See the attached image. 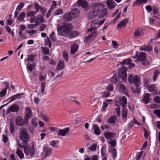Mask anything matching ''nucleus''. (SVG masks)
<instances>
[{
    "instance_id": "4be33fe9",
    "label": "nucleus",
    "mask_w": 160,
    "mask_h": 160,
    "mask_svg": "<svg viewBox=\"0 0 160 160\" xmlns=\"http://www.w3.org/2000/svg\"><path fill=\"white\" fill-rule=\"evenodd\" d=\"M79 33L77 31H74L71 32H70L68 35V37L70 38H74L76 37H78L79 35Z\"/></svg>"
},
{
    "instance_id": "2eb2a0df",
    "label": "nucleus",
    "mask_w": 160,
    "mask_h": 160,
    "mask_svg": "<svg viewBox=\"0 0 160 160\" xmlns=\"http://www.w3.org/2000/svg\"><path fill=\"white\" fill-rule=\"evenodd\" d=\"M106 4L109 9H112L115 8L116 3L112 0H107Z\"/></svg>"
},
{
    "instance_id": "f03ea898",
    "label": "nucleus",
    "mask_w": 160,
    "mask_h": 160,
    "mask_svg": "<svg viewBox=\"0 0 160 160\" xmlns=\"http://www.w3.org/2000/svg\"><path fill=\"white\" fill-rule=\"evenodd\" d=\"M127 68L125 67H123L120 69L118 73V78L117 75H113L112 77L111 81L116 84V82H119L121 81L122 82H125L126 80L127 74Z\"/></svg>"
},
{
    "instance_id": "603ef678",
    "label": "nucleus",
    "mask_w": 160,
    "mask_h": 160,
    "mask_svg": "<svg viewBox=\"0 0 160 160\" xmlns=\"http://www.w3.org/2000/svg\"><path fill=\"white\" fill-rule=\"evenodd\" d=\"M141 35V31L139 30L138 29L136 30L134 34V36L137 37H139L140 35Z\"/></svg>"
},
{
    "instance_id": "f704fd0d",
    "label": "nucleus",
    "mask_w": 160,
    "mask_h": 160,
    "mask_svg": "<svg viewBox=\"0 0 160 160\" xmlns=\"http://www.w3.org/2000/svg\"><path fill=\"white\" fill-rule=\"evenodd\" d=\"M116 118V117L115 116L111 117L108 119V122L109 124H113L115 122V119Z\"/></svg>"
},
{
    "instance_id": "e433bc0d",
    "label": "nucleus",
    "mask_w": 160,
    "mask_h": 160,
    "mask_svg": "<svg viewBox=\"0 0 160 160\" xmlns=\"http://www.w3.org/2000/svg\"><path fill=\"white\" fill-rule=\"evenodd\" d=\"M101 154L102 160H107V155L104 152L102 149L101 151Z\"/></svg>"
},
{
    "instance_id": "37998d69",
    "label": "nucleus",
    "mask_w": 160,
    "mask_h": 160,
    "mask_svg": "<svg viewBox=\"0 0 160 160\" xmlns=\"http://www.w3.org/2000/svg\"><path fill=\"white\" fill-rule=\"evenodd\" d=\"M34 55L33 54H30L28 55L27 59L28 61H34Z\"/></svg>"
},
{
    "instance_id": "0e129e2a",
    "label": "nucleus",
    "mask_w": 160,
    "mask_h": 160,
    "mask_svg": "<svg viewBox=\"0 0 160 160\" xmlns=\"http://www.w3.org/2000/svg\"><path fill=\"white\" fill-rule=\"evenodd\" d=\"M143 152V151L138 152L136 155V158L140 160V158Z\"/></svg>"
},
{
    "instance_id": "052dcab7",
    "label": "nucleus",
    "mask_w": 160,
    "mask_h": 160,
    "mask_svg": "<svg viewBox=\"0 0 160 160\" xmlns=\"http://www.w3.org/2000/svg\"><path fill=\"white\" fill-rule=\"evenodd\" d=\"M47 27V25L46 24H41L40 27H39V30L40 31H42L45 30V29Z\"/></svg>"
},
{
    "instance_id": "9b49d317",
    "label": "nucleus",
    "mask_w": 160,
    "mask_h": 160,
    "mask_svg": "<svg viewBox=\"0 0 160 160\" xmlns=\"http://www.w3.org/2000/svg\"><path fill=\"white\" fill-rule=\"evenodd\" d=\"M128 20L127 18H125L121 21V22L117 25V28L119 29L122 28H124L126 27L128 22Z\"/></svg>"
},
{
    "instance_id": "8fccbe9b",
    "label": "nucleus",
    "mask_w": 160,
    "mask_h": 160,
    "mask_svg": "<svg viewBox=\"0 0 160 160\" xmlns=\"http://www.w3.org/2000/svg\"><path fill=\"white\" fill-rule=\"evenodd\" d=\"M159 74V72L158 70H156L154 71L153 77V79L154 81L157 80Z\"/></svg>"
},
{
    "instance_id": "4c0bfd02",
    "label": "nucleus",
    "mask_w": 160,
    "mask_h": 160,
    "mask_svg": "<svg viewBox=\"0 0 160 160\" xmlns=\"http://www.w3.org/2000/svg\"><path fill=\"white\" fill-rule=\"evenodd\" d=\"M34 9L35 10L34 11L37 13L38 12L39 10H40L41 7L40 6L39 4L36 2L34 3Z\"/></svg>"
},
{
    "instance_id": "58836bf2",
    "label": "nucleus",
    "mask_w": 160,
    "mask_h": 160,
    "mask_svg": "<svg viewBox=\"0 0 160 160\" xmlns=\"http://www.w3.org/2000/svg\"><path fill=\"white\" fill-rule=\"evenodd\" d=\"M25 13L24 12H23L21 13L19 15L18 17V19L21 21L25 17Z\"/></svg>"
},
{
    "instance_id": "b1692460",
    "label": "nucleus",
    "mask_w": 160,
    "mask_h": 160,
    "mask_svg": "<svg viewBox=\"0 0 160 160\" xmlns=\"http://www.w3.org/2000/svg\"><path fill=\"white\" fill-rule=\"evenodd\" d=\"M132 60L130 58H127L124 59L122 60V61L120 62V64L122 65L124 64L126 65H129L131 63L132 61Z\"/></svg>"
},
{
    "instance_id": "9d476101",
    "label": "nucleus",
    "mask_w": 160,
    "mask_h": 160,
    "mask_svg": "<svg viewBox=\"0 0 160 160\" xmlns=\"http://www.w3.org/2000/svg\"><path fill=\"white\" fill-rule=\"evenodd\" d=\"M26 113L25 116L24 118L26 121L28 122V119L30 118L32 114V111L31 109L28 107L26 108L25 109Z\"/></svg>"
},
{
    "instance_id": "69168bd1",
    "label": "nucleus",
    "mask_w": 160,
    "mask_h": 160,
    "mask_svg": "<svg viewBox=\"0 0 160 160\" xmlns=\"http://www.w3.org/2000/svg\"><path fill=\"white\" fill-rule=\"evenodd\" d=\"M2 140L4 143H6L8 141V139L7 136L6 135L3 134L2 135Z\"/></svg>"
},
{
    "instance_id": "bf43d9fd",
    "label": "nucleus",
    "mask_w": 160,
    "mask_h": 160,
    "mask_svg": "<svg viewBox=\"0 0 160 160\" xmlns=\"http://www.w3.org/2000/svg\"><path fill=\"white\" fill-rule=\"evenodd\" d=\"M153 113L160 118V110L156 109L153 111Z\"/></svg>"
},
{
    "instance_id": "6ab92c4d",
    "label": "nucleus",
    "mask_w": 160,
    "mask_h": 160,
    "mask_svg": "<svg viewBox=\"0 0 160 160\" xmlns=\"http://www.w3.org/2000/svg\"><path fill=\"white\" fill-rule=\"evenodd\" d=\"M98 22V21L97 20H94L92 22L91 27L93 28V30H96L97 29V28L98 27V26L99 25Z\"/></svg>"
},
{
    "instance_id": "79ce46f5",
    "label": "nucleus",
    "mask_w": 160,
    "mask_h": 160,
    "mask_svg": "<svg viewBox=\"0 0 160 160\" xmlns=\"http://www.w3.org/2000/svg\"><path fill=\"white\" fill-rule=\"evenodd\" d=\"M9 130L11 134H13L14 132L15 128L14 125L12 123H11L10 124Z\"/></svg>"
},
{
    "instance_id": "09e8293b",
    "label": "nucleus",
    "mask_w": 160,
    "mask_h": 160,
    "mask_svg": "<svg viewBox=\"0 0 160 160\" xmlns=\"http://www.w3.org/2000/svg\"><path fill=\"white\" fill-rule=\"evenodd\" d=\"M7 91V88L2 89V91L0 92V97H2L4 96L6 94Z\"/></svg>"
},
{
    "instance_id": "de8ad7c7",
    "label": "nucleus",
    "mask_w": 160,
    "mask_h": 160,
    "mask_svg": "<svg viewBox=\"0 0 160 160\" xmlns=\"http://www.w3.org/2000/svg\"><path fill=\"white\" fill-rule=\"evenodd\" d=\"M55 34L54 32H52L49 35V37L52 41L56 40V37L55 36Z\"/></svg>"
},
{
    "instance_id": "20e7f679",
    "label": "nucleus",
    "mask_w": 160,
    "mask_h": 160,
    "mask_svg": "<svg viewBox=\"0 0 160 160\" xmlns=\"http://www.w3.org/2000/svg\"><path fill=\"white\" fill-rule=\"evenodd\" d=\"M146 53L144 52L139 53L138 51L136 52L135 55L132 57V58L134 59L137 58V61L141 62V64L144 65H147L149 62L146 59Z\"/></svg>"
},
{
    "instance_id": "c9c22d12",
    "label": "nucleus",
    "mask_w": 160,
    "mask_h": 160,
    "mask_svg": "<svg viewBox=\"0 0 160 160\" xmlns=\"http://www.w3.org/2000/svg\"><path fill=\"white\" fill-rule=\"evenodd\" d=\"M68 52L64 50L63 51L62 56L63 58H64L65 61L67 62H68Z\"/></svg>"
},
{
    "instance_id": "ea45409f",
    "label": "nucleus",
    "mask_w": 160,
    "mask_h": 160,
    "mask_svg": "<svg viewBox=\"0 0 160 160\" xmlns=\"http://www.w3.org/2000/svg\"><path fill=\"white\" fill-rule=\"evenodd\" d=\"M37 32V31L35 30L29 29L26 31V33L29 34L30 36H32L33 34Z\"/></svg>"
},
{
    "instance_id": "1a4fd4ad",
    "label": "nucleus",
    "mask_w": 160,
    "mask_h": 160,
    "mask_svg": "<svg viewBox=\"0 0 160 160\" xmlns=\"http://www.w3.org/2000/svg\"><path fill=\"white\" fill-rule=\"evenodd\" d=\"M78 4L86 10H88L89 8V6L85 0H78Z\"/></svg>"
},
{
    "instance_id": "7c9ffc66",
    "label": "nucleus",
    "mask_w": 160,
    "mask_h": 160,
    "mask_svg": "<svg viewBox=\"0 0 160 160\" xmlns=\"http://www.w3.org/2000/svg\"><path fill=\"white\" fill-rule=\"evenodd\" d=\"M63 13V10L60 8L57 9L54 14V16H58L61 15Z\"/></svg>"
},
{
    "instance_id": "0eeeda50",
    "label": "nucleus",
    "mask_w": 160,
    "mask_h": 160,
    "mask_svg": "<svg viewBox=\"0 0 160 160\" xmlns=\"http://www.w3.org/2000/svg\"><path fill=\"white\" fill-rule=\"evenodd\" d=\"M19 108L17 105L13 104L7 109L6 113L8 114L10 112L17 113L19 111Z\"/></svg>"
},
{
    "instance_id": "338daca9",
    "label": "nucleus",
    "mask_w": 160,
    "mask_h": 160,
    "mask_svg": "<svg viewBox=\"0 0 160 160\" xmlns=\"http://www.w3.org/2000/svg\"><path fill=\"white\" fill-rule=\"evenodd\" d=\"M108 104L106 102H104L102 104V108L103 110L105 109L108 107Z\"/></svg>"
},
{
    "instance_id": "680f3d73",
    "label": "nucleus",
    "mask_w": 160,
    "mask_h": 160,
    "mask_svg": "<svg viewBox=\"0 0 160 160\" xmlns=\"http://www.w3.org/2000/svg\"><path fill=\"white\" fill-rule=\"evenodd\" d=\"M64 17L68 20H70L72 18L71 15L70 13L65 15Z\"/></svg>"
},
{
    "instance_id": "a19ab883",
    "label": "nucleus",
    "mask_w": 160,
    "mask_h": 160,
    "mask_svg": "<svg viewBox=\"0 0 160 160\" xmlns=\"http://www.w3.org/2000/svg\"><path fill=\"white\" fill-rule=\"evenodd\" d=\"M45 42L46 45L48 46L49 48L51 47L52 45V43L50 39L48 38V37H47L46 38V40L45 41Z\"/></svg>"
},
{
    "instance_id": "dca6fc26",
    "label": "nucleus",
    "mask_w": 160,
    "mask_h": 160,
    "mask_svg": "<svg viewBox=\"0 0 160 160\" xmlns=\"http://www.w3.org/2000/svg\"><path fill=\"white\" fill-rule=\"evenodd\" d=\"M69 130V128H65L63 129H59L58 132V135L62 136H65L68 132Z\"/></svg>"
},
{
    "instance_id": "a878e982",
    "label": "nucleus",
    "mask_w": 160,
    "mask_h": 160,
    "mask_svg": "<svg viewBox=\"0 0 160 160\" xmlns=\"http://www.w3.org/2000/svg\"><path fill=\"white\" fill-rule=\"evenodd\" d=\"M16 153L20 159H22L24 158V154L20 149L17 148Z\"/></svg>"
},
{
    "instance_id": "cd10ccee",
    "label": "nucleus",
    "mask_w": 160,
    "mask_h": 160,
    "mask_svg": "<svg viewBox=\"0 0 160 160\" xmlns=\"http://www.w3.org/2000/svg\"><path fill=\"white\" fill-rule=\"evenodd\" d=\"M44 152H45V156L48 157L51 154L52 149L50 148H46L44 149Z\"/></svg>"
},
{
    "instance_id": "4468645a",
    "label": "nucleus",
    "mask_w": 160,
    "mask_h": 160,
    "mask_svg": "<svg viewBox=\"0 0 160 160\" xmlns=\"http://www.w3.org/2000/svg\"><path fill=\"white\" fill-rule=\"evenodd\" d=\"M103 135L105 138L108 139H110L114 138L115 136V134L110 132H107L104 133Z\"/></svg>"
},
{
    "instance_id": "e2e57ef3",
    "label": "nucleus",
    "mask_w": 160,
    "mask_h": 160,
    "mask_svg": "<svg viewBox=\"0 0 160 160\" xmlns=\"http://www.w3.org/2000/svg\"><path fill=\"white\" fill-rule=\"evenodd\" d=\"M97 148V145L96 144H93L89 148V149L92 151L96 150Z\"/></svg>"
},
{
    "instance_id": "5fc2aeb1",
    "label": "nucleus",
    "mask_w": 160,
    "mask_h": 160,
    "mask_svg": "<svg viewBox=\"0 0 160 160\" xmlns=\"http://www.w3.org/2000/svg\"><path fill=\"white\" fill-rule=\"evenodd\" d=\"M107 90L109 91H112L113 90V87L111 84H109L106 88Z\"/></svg>"
},
{
    "instance_id": "412c9836",
    "label": "nucleus",
    "mask_w": 160,
    "mask_h": 160,
    "mask_svg": "<svg viewBox=\"0 0 160 160\" xmlns=\"http://www.w3.org/2000/svg\"><path fill=\"white\" fill-rule=\"evenodd\" d=\"M149 96L150 94L148 93H147L144 95L142 100L145 104H147L149 102Z\"/></svg>"
},
{
    "instance_id": "39448f33",
    "label": "nucleus",
    "mask_w": 160,
    "mask_h": 160,
    "mask_svg": "<svg viewBox=\"0 0 160 160\" xmlns=\"http://www.w3.org/2000/svg\"><path fill=\"white\" fill-rule=\"evenodd\" d=\"M28 144H25L23 147H21L24 148V152L25 154L28 155H30L32 157L35 154V150L34 146L29 147L28 146Z\"/></svg>"
},
{
    "instance_id": "2f4dec72",
    "label": "nucleus",
    "mask_w": 160,
    "mask_h": 160,
    "mask_svg": "<svg viewBox=\"0 0 160 160\" xmlns=\"http://www.w3.org/2000/svg\"><path fill=\"white\" fill-rule=\"evenodd\" d=\"M148 0H136L133 4V6H135V4H141L142 3H146L147 2Z\"/></svg>"
},
{
    "instance_id": "4d7b16f0",
    "label": "nucleus",
    "mask_w": 160,
    "mask_h": 160,
    "mask_svg": "<svg viewBox=\"0 0 160 160\" xmlns=\"http://www.w3.org/2000/svg\"><path fill=\"white\" fill-rule=\"evenodd\" d=\"M112 152V156L115 159L117 156L116 149V148H113Z\"/></svg>"
},
{
    "instance_id": "a211bd4d",
    "label": "nucleus",
    "mask_w": 160,
    "mask_h": 160,
    "mask_svg": "<svg viewBox=\"0 0 160 160\" xmlns=\"http://www.w3.org/2000/svg\"><path fill=\"white\" fill-rule=\"evenodd\" d=\"M128 112V109L126 108V107H122V118H126L127 116V114Z\"/></svg>"
},
{
    "instance_id": "c756f323",
    "label": "nucleus",
    "mask_w": 160,
    "mask_h": 160,
    "mask_svg": "<svg viewBox=\"0 0 160 160\" xmlns=\"http://www.w3.org/2000/svg\"><path fill=\"white\" fill-rule=\"evenodd\" d=\"M36 12L34 11L30 10L28 11L26 13V16L27 17H32L35 16V15L36 14Z\"/></svg>"
},
{
    "instance_id": "f257e3e1",
    "label": "nucleus",
    "mask_w": 160,
    "mask_h": 160,
    "mask_svg": "<svg viewBox=\"0 0 160 160\" xmlns=\"http://www.w3.org/2000/svg\"><path fill=\"white\" fill-rule=\"evenodd\" d=\"M19 138L22 143L19 141L17 142L18 146L19 147H23L25 144H28V142L30 140L29 135L26 129L24 128H22L20 129L19 134Z\"/></svg>"
},
{
    "instance_id": "ddd939ff",
    "label": "nucleus",
    "mask_w": 160,
    "mask_h": 160,
    "mask_svg": "<svg viewBox=\"0 0 160 160\" xmlns=\"http://www.w3.org/2000/svg\"><path fill=\"white\" fill-rule=\"evenodd\" d=\"M78 48L79 45L78 44L76 43H74L71 48V54L72 55L74 54L78 51Z\"/></svg>"
},
{
    "instance_id": "6e6d98bb",
    "label": "nucleus",
    "mask_w": 160,
    "mask_h": 160,
    "mask_svg": "<svg viewBox=\"0 0 160 160\" xmlns=\"http://www.w3.org/2000/svg\"><path fill=\"white\" fill-rule=\"evenodd\" d=\"M24 6V4L23 2H21L17 7L16 8L17 10L20 11Z\"/></svg>"
},
{
    "instance_id": "bb28decb",
    "label": "nucleus",
    "mask_w": 160,
    "mask_h": 160,
    "mask_svg": "<svg viewBox=\"0 0 160 160\" xmlns=\"http://www.w3.org/2000/svg\"><path fill=\"white\" fill-rule=\"evenodd\" d=\"M20 95L21 94L20 93L17 94L12 96L8 98V99L10 100V102H11L15 100L16 98H19L20 97Z\"/></svg>"
},
{
    "instance_id": "6e6552de",
    "label": "nucleus",
    "mask_w": 160,
    "mask_h": 160,
    "mask_svg": "<svg viewBox=\"0 0 160 160\" xmlns=\"http://www.w3.org/2000/svg\"><path fill=\"white\" fill-rule=\"evenodd\" d=\"M15 122L18 125L22 126L28 122L26 121L25 119L24 120L21 117H18L16 118Z\"/></svg>"
},
{
    "instance_id": "774afa93",
    "label": "nucleus",
    "mask_w": 160,
    "mask_h": 160,
    "mask_svg": "<svg viewBox=\"0 0 160 160\" xmlns=\"http://www.w3.org/2000/svg\"><path fill=\"white\" fill-rule=\"evenodd\" d=\"M36 17L35 16L31 17V18L30 20V21H29L31 23H32L34 22L35 23L36 20H35V19H36Z\"/></svg>"
},
{
    "instance_id": "7ed1b4c3",
    "label": "nucleus",
    "mask_w": 160,
    "mask_h": 160,
    "mask_svg": "<svg viewBox=\"0 0 160 160\" xmlns=\"http://www.w3.org/2000/svg\"><path fill=\"white\" fill-rule=\"evenodd\" d=\"M73 27L71 24H65L61 26H58L57 31L58 34L62 36H65L70 33Z\"/></svg>"
},
{
    "instance_id": "423d86ee",
    "label": "nucleus",
    "mask_w": 160,
    "mask_h": 160,
    "mask_svg": "<svg viewBox=\"0 0 160 160\" xmlns=\"http://www.w3.org/2000/svg\"><path fill=\"white\" fill-rule=\"evenodd\" d=\"M140 77L138 75L133 76L132 75H129L128 78V81L130 83H134L137 87H138L140 84Z\"/></svg>"
},
{
    "instance_id": "aec40b11",
    "label": "nucleus",
    "mask_w": 160,
    "mask_h": 160,
    "mask_svg": "<svg viewBox=\"0 0 160 160\" xmlns=\"http://www.w3.org/2000/svg\"><path fill=\"white\" fill-rule=\"evenodd\" d=\"M94 132L95 134L99 135L100 134L101 130L97 125L95 124L93 125Z\"/></svg>"
},
{
    "instance_id": "c85d7f7f",
    "label": "nucleus",
    "mask_w": 160,
    "mask_h": 160,
    "mask_svg": "<svg viewBox=\"0 0 160 160\" xmlns=\"http://www.w3.org/2000/svg\"><path fill=\"white\" fill-rule=\"evenodd\" d=\"M101 97L102 98H106L108 97L110 95V93L108 91L103 92L101 93Z\"/></svg>"
},
{
    "instance_id": "49530a36",
    "label": "nucleus",
    "mask_w": 160,
    "mask_h": 160,
    "mask_svg": "<svg viewBox=\"0 0 160 160\" xmlns=\"http://www.w3.org/2000/svg\"><path fill=\"white\" fill-rule=\"evenodd\" d=\"M38 22H40L42 23L44 22V19L42 16H41L39 17H37L35 21V23L37 24Z\"/></svg>"
},
{
    "instance_id": "473e14b6",
    "label": "nucleus",
    "mask_w": 160,
    "mask_h": 160,
    "mask_svg": "<svg viewBox=\"0 0 160 160\" xmlns=\"http://www.w3.org/2000/svg\"><path fill=\"white\" fill-rule=\"evenodd\" d=\"M41 49L42 52L43 54L45 55L50 54L49 49L48 48L42 47H41Z\"/></svg>"
},
{
    "instance_id": "13d9d810",
    "label": "nucleus",
    "mask_w": 160,
    "mask_h": 160,
    "mask_svg": "<svg viewBox=\"0 0 160 160\" xmlns=\"http://www.w3.org/2000/svg\"><path fill=\"white\" fill-rule=\"evenodd\" d=\"M153 101L158 103H160V97L157 96L153 98Z\"/></svg>"
},
{
    "instance_id": "393cba45",
    "label": "nucleus",
    "mask_w": 160,
    "mask_h": 160,
    "mask_svg": "<svg viewBox=\"0 0 160 160\" xmlns=\"http://www.w3.org/2000/svg\"><path fill=\"white\" fill-rule=\"evenodd\" d=\"M119 90L120 92H123L124 94L127 96H128V94L126 92V87L122 84L119 85Z\"/></svg>"
},
{
    "instance_id": "3c124183",
    "label": "nucleus",
    "mask_w": 160,
    "mask_h": 160,
    "mask_svg": "<svg viewBox=\"0 0 160 160\" xmlns=\"http://www.w3.org/2000/svg\"><path fill=\"white\" fill-rule=\"evenodd\" d=\"M34 66V64H28L27 66V68L31 72L33 70Z\"/></svg>"
},
{
    "instance_id": "72a5a7b5",
    "label": "nucleus",
    "mask_w": 160,
    "mask_h": 160,
    "mask_svg": "<svg viewBox=\"0 0 160 160\" xmlns=\"http://www.w3.org/2000/svg\"><path fill=\"white\" fill-rule=\"evenodd\" d=\"M64 63L63 62L61 61H60L59 63L58 64L57 67V69L59 70H61L62 69L64 68Z\"/></svg>"
},
{
    "instance_id": "a18cd8bd",
    "label": "nucleus",
    "mask_w": 160,
    "mask_h": 160,
    "mask_svg": "<svg viewBox=\"0 0 160 160\" xmlns=\"http://www.w3.org/2000/svg\"><path fill=\"white\" fill-rule=\"evenodd\" d=\"M46 85V84L45 82H43L41 83V86L40 87L41 92L42 93H43L44 92Z\"/></svg>"
},
{
    "instance_id": "f3484780",
    "label": "nucleus",
    "mask_w": 160,
    "mask_h": 160,
    "mask_svg": "<svg viewBox=\"0 0 160 160\" xmlns=\"http://www.w3.org/2000/svg\"><path fill=\"white\" fill-rule=\"evenodd\" d=\"M120 104L122 107H126L127 100V98L125 96H123L120 99Z\"/></svg>"
},
{
    "instance_id": "864d4df0",
    "label": "nucleus",
    "mask_w": 160,
    "mask_h": 160,
    "mask_svg": "<svg viewBox=\"0 0 160 160\" xmlns=\"http://www.w3.org/2000/svg\"><path fill=\"white\" fill-rule=\"evenodd\" d=\"M37 119L34 118L32 120V124L34 128L37 127L38 126V123L37 122Z\"/></svg>"
},
{
    "instance_id": "5701e85b",
    "label": "nucleus",
    "mask_w": 160,
    "mask_h": 160,
    "mask_svg": "<svg viewBox=\"0 0 160 160\" xmlns=\"http://www.w3.org/2000/svg\"><path fill=\"white\" fill-rule=\"evenodd\" d=\"M148 89L150 92H152V94H155L157 93L155 89V85H148Z\"/></svg>"
},
{
    "instance_id": "f8f14e48",
    "label": "nucleus",
    "mask_w": 160,
    "mask_h": 160,
    "mask_svg": "<svg viewBox=\"0 0 160 160\" xmlns=\"http://www.w3.org/2000/svg\"><path fill=\"white\" fill-rule=\"evenodd\" d=\"M98 35L97 33L96 32H92L90 35L88 36L85 37L84 41L85 42H87L88 41H89L91 38H92L94 39Z\"/></svg>"
},
{
    "instance_id": "c03bdc74",
    "label": "nucleus",
    "mask_w": 160,
    "mask_h": 160,
    "mask_svg": "<svg viewBox=\"0 0 160 160\" xmlns=\"http://www.w3.org/2000/svg\"><path fill=\"white\" fill-rule=\"evenodd\" d=\"M57 6V4L56 2L55 1H53L52 3L51 6L49 10H50V11H52V10H53L56 8Z\"/></svg>"
}]
</instances>
